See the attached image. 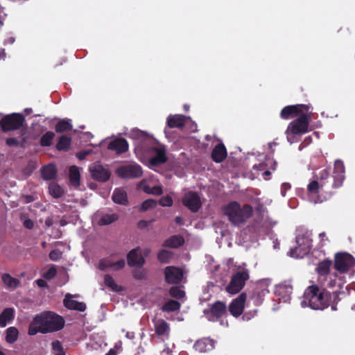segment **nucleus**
Masks as SVG:
<instances>
[{
    "mask_svg": "<svg viewBox=\"0 0 355 355\" xmlns=\"http://www.w3.org/2000/svg\"><path fill=\"white\" fill-rule=\"evenodd\" d=\"M329 175L327 169H323L320 172L317 180H313L308 185L309 198L314 203L322 202L325 198L320 197L318 194L324 189L325 180Z\"/></svg>",
    "mask_w": 355,
    "mask_h": 355,
    "instance_id": "0eeeda50",
    "label": "nucleus"
},
{
    "mask_svg": "<svg viewBox=\"0 0 355 355\" xmlns=\"http://www.w3.org/2000/svg\"><path fill=\"white\" fill-rule=\"evenodd\" d=\"M183 204L192 211H197L201 206L199 196L192 191H189L182 199Z\"/></svg>",
    "mask_w": 355,
    "mask_h": 355,
    "instance_id": "f8f14e48",
    "label": "nucleus"
},
{
    "mask_svg": "<svg viewBox=\"0 0 355 355\" xmlns=\"http://www.w3.org/2000/svg\"><path fill=\"white\" fill-rule=\"evenodd\" d=\"M54 137V133L48 132L44 134L41 138V145L43 146H48L51 144V141Z\"/></svg>",
    "mask_w": 355,
    "mask_h": 355,
    "instance_id": "a18cd8bd",
    "label": "nucleus"
},
{
    "mask_svg": "<svg viewBox=\"0 0 355 355\" xmlns=\"http://www.w3.org/2000/svg\"><path fill=\"white\" fill-rule=\"evenodd\" d=\"M345 166L343 161L337 159L334 163V184L333 187L335 188L339 187L342 185L345 178Z\"/></svg>",
    "mask_w": 355,
    "mask_h": 355,
    "instance_id": "ddd939ff",
    "label": "nucleus"
},
{
    "mask_svg": "<svg viewBox=\"0 0 355 355\" xmlns=\"http://www.w3.org/2000/svg\"><path fill=\"white\" fill-rule=\"evenodd\" d=\"M37 284L40 287H44L46 286V282L43 279H38Z\"/></svg>",
    "mask_w": 355,
    "mask_h": 355,
    "instance_id": "052dcab7",
    "label": "nucleus"
},
{
    "mask_svg": "<svg viewBox=\"0 0 355 355\" xmlns=\"http://www.w3.org/2000/svg\"><path fill=\"white\" fill-rule=\"evenodd\" d=\"M24 225L28 229H32L33 227V222L31 219H26L24 221Z\"/></svg>",
    "mask_w": 355,
    "mask_h": 355,
    "instance_id": "6e6d98bb",
    "label": "nucleus"
},
{
    "mask_svg": "<svg viewBox=\"0 0 355 355\" xmlns=\"http://www.w3.org/2000/svg\"><path fill=\"white\" fill-rule=\"evenodd\" d=\"M139 188L148 194L159 196L162 193V187L159 184H155L153 179L142 180L139 183Z\"/></svg>",
    "mask_w": 355,
    "mask_h": 355,
    "instance_id": "a211bd4d",
    "label": "nucleus"
},
{
    "mask_svg": "<svg viewBox=\"0 0 355 355\" xmlns=\"http://www.w3.org/2000/svg\"><path fill=\"white\" fill-rule=\"evenodd\" d=\"M128 265L135 267H141L145 260L138 249L132 250L127 256Z\"/></svg>",
    "mask_w": 355,
    "mask_h": 355,
    "instance_id": "aec40b11",
    "label": "nucleus"
},
{
    "mask_svg": "<svg viewBox=\"0 0 355 355\" xmlns=\"http://www.w3.org/2000/svg\"><path fill=\"white\" fill-rule=\"evenodd\" d=\"M130 137L135 140V152L137 157L148 167L153 168L166 161V152L164 148L154 146L148 148L147 144L153 141L152 138L146 132L138 129H132Z\"/></svg>",
    "mask_w": 355,
    "mask_h": 355,
    "instance_id": "f257e3e1",
    "label": "nucleus"
},
{
    "mask_svg": "<svg viewBox=\"0 0 355 355\" xmlns=\"http://www.w3.org/2000/svg\"><path fill=\"white\" fill-rule=\"evenodd\" d=\"M6 144L8 146H13V145H16L17 144V141L15 139L10 138V139H7Z\"/></svg>",
    "mask_w": 355,
    "mask_h": 355,
    "instance_id": "13d9d810",
    "label": "nucleus"
},
{
    "mask_svg": "<svg viewBox=\"0 0 355 355\" xmlns=\"http://www.w3.org/2000/svg\"><path fill=\"white\" fill-rule=\"evenodd\" d=\"M6 57L5 51L3 49H0V59H4Z\"/></svg>",
    "mask_w": 355,
    "mask_h": 355,
    "instance_id": "e2e57ef3",
    "label": "nucleus"
},
{
    "mask_svg": "<svg viewBox=\"0 0 355 355\" xmlns=\"http://www.w3.org/2000/svg\"><path fill=\"white\" fill-rule=\"evenodd\" d=\"M18 330L15 327H9L6 331V340L8 343H15L18 338Z\"/></svg>",
    "mask_w": 355,
    "mask_h": 355,
    "instance_id": "c9c22d12",
    "label": "nucleus"
},
{
    "mask_svg": "<svg viewBox=\"0 0 355 355\" xmlns=\"http://www.w3.org/2000/svg\"><path fill=\"white\" fill-rule=\"evenodd\" d=\"M49 257L53 261H57L61 257V252L58 250H53L50 252Z\"/></svg>",
    "mask_w": 355,
    "mask_h": 355,
    "instance_id": "864d4df0",
    "label": "nucleus"
},
{
    "mask_svg": "<svg viewBox=\"0 0 355 355\" xmlns=\"http://www.w3.org/2000/svg\"><path fill=\"white\" fill-rule=\"evenodd\" d=\"M116 173L121 178H133L140 177L143 171L139 165L135 164L119 167L116 170Z\"/></svg>",
    "mask_w": 355,
    "mask_h": 355,
    "instance_id": "9b49d317",
    "label": "nucleus"
},
{
    "mask_svg": "<svg viewBox=\"0 0 355 355\" xmlns=\"http://www.w3.org/2000/svg\"><path fill=\"white\" fill-rule=\"evenodd\" d=\"M172 257V253L166 250H162L158 254V259L162 263L168 262Z\"/></svg>",
    "mask_w": 355,
    "mask_h": 355,
    "instance_id": "c03bdc74",
    "label": "nucleus"
},
{
    "mask_svg": "<svg viewBox=\"0 0 355 355\" xmlns=\"http://www.w3.org/2000/svg\"><path fill=\"white\" fill-rule=\"evenodd\" d=\"M223 214L234 225L239 226L245 223L252 214V208L248 205H241L236 201L230 202L222 209Z\"/></svg>",
    "mask_w": 355,
    "mask_h": 355,
    "instance_id": "39448f33",
    "label": "nucleus"
},
{
    "mask_svg": "<svg viewBox=\"0 0 355 355\" xmlns=\"http://www.w3.org/2000/svg\"><path fill=\"white\" fill-rule=\"evenodd\" d=\"M15 42V38L12 37H9L7 40H6L5 44H12Z\"/></svg>",
    "mask_w": 355,
    "mask_h": 355,
    "instance_id": "0e129e2a",
    "label": "nucleus"
},
{
    "mask_svg": "<svg viewBox=\"0 0 355 355\" xmlns=\"http://www.w3.org/2000/svg\"><path fill=\"white\" fill-rule=\"evenodd\" d=\"M23 121V118L20 114H12L2 118L1 121V127L3 131L19 128Z\"/></svg>",
    "mask_w": 355,
    "mask_h": 355,
    "instance_id": "9d476101",
    "label": "nucleus"
},
{
    "mask_svg": "<svg viewBox=\"0 0 355 355\" xmlns=\"http://www.w3.org/2000/svg\"><path fill=\"white\" fill-rule=\"evenodd\" d=\"M53 220L51 217H48L46 220H45V225L47 226V227H50L53 225Z\"/></svg>",
    "mask_w": 355,
    "mask_h": 355,
    "instance_id": "bf43d9fd",
    "label": "nucleus"
},
{
    "mask_svg": "<svg viewBox=\"0 0 355 355\" xmlns=\"http://www.w3.org/2000/svg\"><path fill=\"white\" fill-rule=\"evenodd\" d=\"M52 349L54 355H65V352L62 347L60 342L55 340L51 343Z\"/></svg>",
    "mask_w": 355,
    "mask_h": 355,
    "instance_id": "79ce46f5",
    "label": "nucleus"
},
{
    "mask_svg": "<svg viewBox=\"0 0 355 355\" xmlns=\"http://www.w3.org/2000/svg\"><path fill=\"white\" fill-rule=\"evenodd\" d=\"M159 203L164 207H170L173 205L172 198L169 196H164L160 199Z\"/></svg>",
    "mask_w": 355,
    "mask_h": 355,
    "instance_id": "8fccbe9b",
    "label": "nucleus"
},
{
    "mask_svg": "<svg viewBox=\"0 0 355 355\" xmlns=\"http://www.w3.org/2000/svg\"><path fill=\"white\" fill-rule=\"evenodd\" d=\"M214 347V343L209 338H203L198 340L194 344V349L199 352H206L211 350Z\"/></svg>",
    "mask_w": 355,
    "mask_h": 355,
    "instance_id": "bb28decb",
    "label": "nucleus"
},
{
    "mask_svg": "<svg viewBox=\"0 0 355 355\" xmlns=\"http://www.w3.org/2000/svg\"><path fill=\"white\" fill-rule=\"evenodd\" d=\"M152 222V220H140L138 223V227L141 230H148L151 227Z\"/></svg>",
    "mask_w": 355,
    "mask_h": 355,
    "instance_id": "3c124183",
    "label": "nucleus"
},
{
    "mask_svg": "<svg viewBox=\"0 0 355 355\" xmlns=\"http://www.w3.org/2000/svg\"><path fill=\"white\" fill-rule=\"evenodd\" d=\"M92 178L98 181L105 182L110 178L109 171L98 164H94L89 168Z\"/></svg>",
    "mask_w": 355,
    "mask_h": 355,
    "instance_id": "dca6fc26",
    "label": "nucleus"
},
{
    "mask_svg": "<svg viewBox=\"0 0 355 355\" xmlns=\"http://www.w3.org/2000/svg\"><path fill=\"white\" fill-rule=\"evenodd\" d=\"M155 333L160 336L168 337L170 332L168 324L163 319H155L153 321Z\"/></svg>",
    "mask_w": 355,
    "mask_h": 355,
    "instance_id": "412c9836",
    "label": "nucleus"
},
{
    "mask_svg": "<svg viewBox=\"0 0 355 355\" xmlns=\"http://www.w3.org/2000/svg\"><path fill=\"white\" fill-rule=\"evenodd\" d=\"M212 158L216 162H221L227 156L226 148L223 144L217 145L212 151Z\"/></svg>",
    "mask_w": 355,
    "mask_h": 355,
    "instance_id": "c85d7f7f",
    "label": "nucleus"
},
{
    "mask_svg": "<svg viewBox=\"0 0 355 355\" xmlns=\"http://www.w3.org/2000/svg\"><path fill=\"white\" fill-rule=\"evenodd\" d=\"M112 200L116 203L124 204L127 201L125 192L121 189H116L113 193Z\"/></svg>",
    "mask_w": 355,
    "mask_h": 355,
    "instance_id": "f704fd0d",
    "label": "nucleus"
},
{
    "mask_svg": "<svg viewBox=\"0 0 355 355\" xmlns=\"http://www.w3.org/2000/svg\"><path fill=\"white\" fill-rule=\"evenodd\" d=\"M150 252V250L149 249L146 248V249H144L142 251V252H140V253L144 257V256H147Z\"/></svg>",
    "mask_w": 355,
    "mask_h": 355,
    "instance_id": "680f3d73",
    "label": "nucleus"
},
{
    "mask_svg": "<svg viewBox=\"0 0 355 355\" xmlns=\"http://www.w3.org/2000/svg\"><path fill=\"white\" fill-rule=\"evenodd\" d=\"M108 148L119 154L128 150V144L123 139H116L109 144Z\"/></svg>",
    "mask_w": 355,
    "mask_h": 355,
    "instance_id": "a878e982",
    "label": "nucleus"
},
{
    "mask_svg": "<svg viewBox=\"0 0 355 355\" xmlns=\"http://www.w3.org/2000/svg\"><path fill=\"white\" fill-rule=\"evenodd\" d=\"M189 122H191L189 117L180 114L169 116L167 119L168 125L171 128H181Z\"/></svg>",
    "mask_w": 355,
    "mask_h": 355,
    "instance_id": "5701e85b",
    "label": "nucleus"
},
{
    "mask_svg": "<svg viewBox=\"0 0 355 355\" xmlns=\"http://www.w3.org/2000/svg\"><path fill=\"white\" fill-rule=\"evenodd\" d=\"M296 245L289 251L288 255L293 258H302L309 252L312 246L311 233L308 230H297Z\"/></svg>",
    "mask_w": 355,
    "mask_h": 355,
    "instance_id": "423d86ee",
    "label": "nucleus"
},
{
    "mask_svg": "<svg viewBox=\"0 0 355 355\" xmlns=\"http://www.w3.org/2000/svg\"><path fill=\"white\" fill-rule=\"evenodd\" d=\"M184 243V239L180 236H173L167 239L165 245L170 248H178Z\"/></svg>",
    "mask_w": 355,
    "mask_h": 355,
    "instance_id": "e433bc0d",
    "label": "nucleus"
},
{
    "mask_svg": "<svg viewBox=\"0 0 355 355\" xmlns=\"http://www.w3.org/2000/svg\"><path fill=\"white\" fill-rule=\"evenodd\" d=\"M249 278V272L246 269L239 270L232 276L230 284L227 286L226 291L230 294L239 293L245 285V281Z\"/></svg>",
    "mask_w": 355,
    "mask_h": 355,
    "instance_id": "6e6552de",
    "label": "nucleus"
},
{
    "mask_svg": "<svg viewBox=\"0 0 355 355\" xmlns=\"http://www.w3.org/2000/svg\"><path fill=\"white\" fill-rule=\"evenodd\" d=\"M124 266L125 261L123 259L114 260L113 258H107L100 261L98 267L101 270H118L123 268Z\"/></svg>",
    "mask_w": 355,
    "mask_h": 355,
    "instance_id": "2eb2a0df",
    "label": "nucleus"
},
{
    "mask_svg": "<svg viewBox=\"0 0 355 355\" xmlns=\"http://www.w3.org/2000/svg\"><path fill=\"white\" fill-rule=\"evenodd\" d=\"M104 283L106 286L109 288L111 291L113 292H121L123 290V288L118 285L114 280V279L110 275H105L104 277Z\"/></svg>",
    "mask_w": 355,
    "mask_h": 355,
    "instance_id": "2f4dec72",
    "label": "nucleus"
},
{
    "mask_svg": "<svg viewBox=\"0 0 355 355\" xmlns=\"http://www.w3.org/2000/svg\"><path fill=\"white\" fill-rule=\"evenodd\" d=\"M354 263V258L348 253L340 252L335 257V268L341 273L348 271Z\"/></svg>",
    "mask_w": 355,
    "mask_h": 355,
    "instance_id": "1a4fd4ad",
    "label": "nucleus"
},
{
    "mask_svg": "<svg viewBox=\"0 0 355 355\" xmlns=\"http://www.w3.org/2000/svg\"><path fill=\"white\" fill-rule=\"evenodd\" d=\"M170 295L177 299H182L184 297V291L179 287H172L170 290Z\"/></svg>",
    "mask_w": 355,
    "mask_h": 355,
    "instance_id": "49530a36",
    "label": "nucleus"
},
{
    "mask_svg": "<svg viewBox=\"0 0 355 355\" xmlns=\"http://www.w3.org/2000/svg\"><path fill=\"white\" fill-rule=\"evenodd\" d=\"M331 295L329 292L315 286H311L306 290L301 305L302 307L309 306L315 310H323L328 307Z\"/></svg>",
    "mask_w": 355,
    "mask_h": 355,
    "instance_id": "20e7f679",
    "label": "nucleus"
},
{
    "mask_svg": "<svg viewBox=\"0 0 355 355\" xmlns=\"http://www.w3.org/2000/svg\"><path fill=\"white\" fill-rule=\"evenodd\" d=\"M49 193L54 198H59L63 193L62 189L55 183H51L49 187Z\"/></svg>",
    "mask_w": 355,
    "mask_h": 355,
    "instance_id": "58836bf2",
    "label": "nucleus"
},
{
    "mask_svg": "<svg viewBox=\"0 0 355 355\" xmlns=\"http://www.w3.org/2000/svg\"><path fill=\"white\" fill-rule=\"evenodd\" d=\"M64 306L69 309H74L78 311H84L86 306L84 303L77 302L73 300V296L70 294L66 295L64 299Z\"/></svg>",
    "mask_w": 355,
    "mask_h": 355,
    "instance_id": "cd10ccee",
    "label": "nucleus"
},
{
    "mask_svg": "<svg viewBox=\"0 0 355 355\" xmlns=\"http://www.w3.org/2000/svg\"><path fill=\"white\" fill-rule=\"evenodd\" d=\"M180 304L175 300H169L162 307L164 311H173L179 309Z\"/></svg>",
    "mask_w": 355,
    "mask_h": 355,
    "instance_id": "a19ab883",
    "label": "nucleus"
},
{
    "mask_svg": "<svg viewBox=\"0 0 355 355\" xmlns=\"http://www.w3.org/2000/svg\"><path fill=\"white\" fill-rule=\"evenodd\" d=\"M80 171L79 169L75 166H71L69 169V178L71 183L75 186L78 187L80 184Z\"/></svg>",
    "mask_w": 355,
    "mask_h": 355,
    "instance_id": "72a5a7b5",
    "label": "nucleus"
},
{
    "mask_svg": "<svg viewBox=\"0 0 355 355\" xmlns=\"http://www.w3.org/2000/svg\"><path fill=\"white\" fill-rule=\"evenodd\" d=\"M309 107L305 105H288L281 112V117L285 119L299 116L290 123L286 131L290 144L295 142L298 137L309 130L310 121Z\"/></svg>",
    "mask_w": 355,
    "mask_h": 355,
    "instance_id": "f03ea898",
    "label": "nucleus"
},
{
    "mask_svg": "<svg viewBox=\"0 0 355 355\" xmlns=\"http://www.w3.org/2000/svg\"><path fill=\"white\" fill-rule=\"evenodd\" d=\"M1 279L4 285L8 288L15 289L19 286V280L14 277H12L9 274H3L2 275Z\"/></svg>",
    "mask_w": 355,
    "mask_h": 355,
    "instance_id": "473e14b6",
    "label": "nucleus"
},
{
    "mask_svg": "<svg viewBox=\"0 0 355 355\" xmlns=\"http://www.w3.org/2000/svg\"><path fill=\"white\" fill-rule=\"evenodd\" d=\"M56 275V269L55 267H51L44 274V277L48 279H52Z\"/></svg>",
    "mask_w": 355,
    "mask_h": 355,
    "instance_id": "603ef678",
    "label": "nucleus"
},
{
    "mask_svg": "<svg viewBox=\"0 0 355 355\" xmlns=\"http://www.w3.org/2000/svg\"><path fill=\"white\" fill-rule=\"evenodd\" d=\"M118 219L117 215L114 214H104L98 212L94 214L93 221L101 225H107L112 223Z\"/></svg>",
    "mask_w": 355,
    "mask_h": 355,
    "instance_id": "6ab92c4d",
    "label": "nucleus"
},
{
    "mask_svg": "<svg viewBox=\"0 0 355 355\" xmlns=\"http://www.w3.org/2000/svg\"><path fill=\"white\" fill-rule=\"evenodd\" d=\"M57 173L55 165L51 164L44 166L42 169V178L44 180H50L55 178Z\"/></svg>",
    "mask_w": 355,
    "mask_h": 355,
    "instance_id": "c756f323",
    "label": "nucleus"
},
{
    "mask_svg": "<svg viewBox=\"0 0 355 355\" xmlns=\"http://www.w3.org/2000/svg\"><path fill=\"white\" fill-rule=\"evenodd\" d=\"M275 165L276 162L275 160L270 158H267L265 162L261 163L258 166H254L253 171H254L258 175L261 174L262 176H268L270 174V172L268 169H266V168L270 166L272 170H275Z\"/></svg>",
    "mask_w": 355,
    "mask_h": 355,
    "instance_id": "4be33fe9",
    "label": "nucleus"
},
{
    "mask_svg": "<svg viewBox=\"0 0 355 355\" xmlns=\"http://www.w3.org/2000/svg\"><path fill=\"white\" fill-rule=\"evenodd\" d=\"M270 284L271 281L269 279H262L258 282V288L261 291L263 295L268 293V287Z\"/></svg>",
    "mask_w": 355,
    "mask_h": 355,
    "instance_id": "37998d69",
    "label": "nucleus"
},
{
    "mask_svg": "<svg viewBox=\"0 0 355 355\" xmlns=\"http://www.w3.org/2000/svg\"><path fill=\"white\" fill-rule=\"evenodd\" d=\"M64 325L62 317L52 312H45L36 315L31 323L28 334L33 336L37 333H48L61 329Z\"/></svg>",
    "mask_w": 355,
    "mask_h": 355,
    "instance_id": "7ed1b4c3",
    "label": "nucleus"
},
{
    "mask_svg": "<svg viewBox=\"0 0 355 355\" xmlns=\"http://www.w3.org/2000/svg\"><path fill=\"white\" fill-rule=\"evenodd\" d=\"M226 306L223 303L216 302L211 309L210 313H208L207 319L211 321L221 317L225 313Z\"/></svg>",
    "mask_w": 355,
    "mask_h": 355,
    "instance_id": "b1692460",
    "label": "nucleus"
},
{
    "mask_svg": "<svg viewBox=\"0 0 355 355\" xmlns=\"http://www.w3.org/2000/svg\"><path fill=\"white\" fill-rule=\"evenodd\" d=\"M14 318V311L12 309H6L0 315V327H4Z\"/></svg>",
    "mask_w": 355,
    "mask_h": 355,
    "instance_id": "7c9ffc66",
    "label": "nucleus"
},
{
    "mask_svg": "<svg viewBox=\"0 0 355 355\" xmlns=\"http://www.w3.org/2000/svg\"><path fill=\"white\" fill-rule=\"evenodd\" d=\"M70 143H71L70 138H69L66 136H62L60 138L58 143L57 144V148L59 150H67L70 146Z\"/></svg>",
    "mask_w": 355,
    "mask_h": 355,
    "instance_id": "ea45409f",
    "label": "nucleus"
},
{
    "mask_svg": "<svg viewBox=\"0 0 355 355\" xmlns=\"http://www.w3.org/2000/svg\"><path fill=\"white\" fill-rule=\"evenodd\" d=\"M157 205V201L153 199H148L144 201L141 206V210L146 211L149 209L153 208Z\"/></svg>",
    "mask_w": 355,
    "mask_h": 355,
    "instance_id": "de8ad7c7",
    "label": "nucleus"
},
{
    "mask_svg": "<svg viewBox=\"0 0 355 355\" xmlns=\"http://www.w3.org/2000/svg\"><path fill=\"white\" fill-rule=\"evenodd\" d=\"M293 288L289 284H281L277 286L275 293L284 302L289 300Z\"/></svg>",
    "mask_w": 355,
    "mask_h": 355,
    "instance_id": "393cba45",
    "label": "nucleus"
},
{
    "mask_svg": "<svg viewBox=\"0 0 355 355\" xmlns=\"http://www.w3.org/2000/svg\"><path fill=\"white\" fill-rule=\"evenodd\" d=\"M325 236H326V234L324 232H322L319 234V237L321 239V241H323Z\"/></svg>",
    "mask_w": 355,
    "mask_h": 355,
    "instance_id": "69168bd1",
    "label": "nucleus"
},
{
    "mask_svg": "<svg viewBox=\"0 0 355 355\" xmlns=\"http://www.w3.org/2000/svg\"><path fill=\"white\" fill-rule=\"evenodd\" d=\"M88 154H89V150H85V151L79 153L77 155V157H78V158L79 159H83Z\"/></svg>",
    "mask_w": 355,
    "mask_h": 355,
    "instance_id": "4d7b16f0",
    "label": "nucleus"
},
{
    "mask_svg": "<svg viewBox=\"0 0 355 355\" xmlns=\"http://www.w3.org/2000/svg\"><path fill=\"white\" fill-rule=\"evenodd\" d=\"M291 189V184L287 182H284L282 184L281 187V194L283 197L286 196V192L287 190H289Z\"/></svg>",
    "mask_w": 355,
    "mask_h": 355,
    "instance_id": "5fc2aeb1",
    "label": "nucleus"
},
{
    "mask_svg": "<svg viewBox=\"0 0 355 355\" xmlns=\"http://www.w3.org/2000/svg\"><path fill=\"white\" fill-rule=\"evenodd\" d=\"M329 267H330V262L323 261V262L320 263L318 267V272L322 275L326 274L328 272Z\"/></svg>",
    "mask_w": 355,
    "mask_h": 355,
    "instance_id": "09e8293b",
    "label": "nucleus"
},
{
    "mask_svg": "<svg viewBox=\"0 0 355 355\" xmlns=\"http://www.w3.org/2000/svg\"><path fill=\"white\" fill-rule=\"evenodd\" d=\"M165 277L168 283L178 284L183 278V272L178 268L168 266L165 269Z\"/></svg>",
    "mask_w": 355,
    "mask_h": 355,
    "instance_id": "4468645a",
    "label": "nucleus"
},
{
    "mask_svg": "<svg viewBox=\"0 0 355 355\" xmlns=\"http://www.w3.org/2000/svg\"><path fill=\"white\" fill-rule=\"evenodd\" d=\"M0 355H6L1 347H0Z\"/></svg>",
    "mask_w": 355,
    "mask_h": 355,
    "instance_id": "774afa93",
    "label": "nucleus"
},
{
    "mask_svg": "<svg viewBox=\"0 0 355 355\" xmlns=\"http://www.w3.org/2000/svg\"><path fill=\"white\" fill-rule=\"evenodd\" d=\"M71 128L72 125L69 120L60 121L55 126V130L58 132H62L70 130Z\"/></svg>",
    "mask_w": 355,
    "mask_h": 355,
    "instance_id": "4c0bfd02",
    "label": "nucleus"
},
{
    "mask_svg": "<svg viewBox=\"0 0 355 355\" xmlns=\"http://www.w3.org/2000/svg\"><path fill=\"white\" fill-rule=\"evenodd\" d=\"M106 355H116V354L114 350L111 349L107 354H106Z\"/></svg>",
    "mask_w": 355,
    "mask_h": 355,
    "instance_id": "338daca9",
    "label": "nucleus"
},
{
    "mask_svg": "<svg viewBox=\"0 0 355 355\" xmlns=\"http://www.w3.org/2000/svg\"><path fill=\"white\" fill-rule=\"evenodd\" d=\"M245 300L246 295L244 293H241L230 304L229 310L232 315L238 317L242 313Z\"/></svg>",
    "mask_w": 355,
    "mask_h": 355,
    "instance_id": "f3484780",
    "label": "nucleus"
}]
</instances>
